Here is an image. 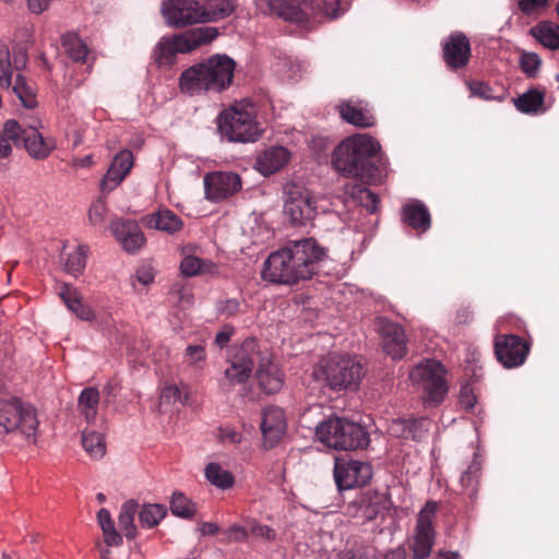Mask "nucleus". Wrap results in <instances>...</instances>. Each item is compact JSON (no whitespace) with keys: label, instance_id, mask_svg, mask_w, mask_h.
I'll return each instance as SVG.
<instances>
[{"label":"nucleus","instance_id":"nucleus-1","mask_svg":"<svg viewBox=\"0 0 559 559\" xmlns=\"http://www.w3.org/2000/svg\"><path fill=\"white\" fill-rule=\"evenodd\" d=\"M324 250L314 239H302L272 252L263 264L262 280H311L319 275Z\"/></svg>","mask_w":559,"mask_h":559},{"label":"nucleus","instance_id":"nucleus-2","mask_svg":"<svg viewBox=\"0 0 559 559\" xmlns=\"http://www.w3.org/2000/svg\"><path fill=\"white\" fill-rule=\"evenodd\" d=\"M379 143L367 134H355L343 140L333 151L332 166L344 177L371 181L378 176L376 158Z\"/></svg>","mask_w":559,"mask_h":559},{"label":"nucleus","instance_id":"nucleus-3","mask_svg":"<svg viewBox=\"0 0 559 559\" xmlns=\"http://www.w3.org/2000/svg\"><path fill=\"white\" fill-rule=\"evenodd\" d=\"M234 71L233 59L227 56H212L181 73L180 88L190 95L210 90L222 91L233 82Z\"/></svg>","mask_w":559,"mask_h":559},{"label":"nucleus","instance_id":"nucleus-4","mask_svg":"<svg viewBox=\"0 0 559 559\" xmlns=\"http://www.w3.org/2000/svg\"><path fill=\"white\" fill-rule=\"evenodd\" d=\"M0 428L5 433H19L35 440L38 419L35 409L12 395L0 381Z\"/></svg>","mask_w":559,"mask_h":559},{"label":"nucleus","instance_id":"nucleus-5","mask_svg":"<svg viewBox=\"0 0 559 559\" xmlns=\"http://www.w3.org/2000/svg\"><path fill=\"white\" fill-rule=\"evenodd\" d=\"M316 436L325 445L335 450L362 449L369 442L366 430L357 423L332 416L316 427Z\"/></svg>","mask_w":559,"mask_h":559},{"label":"nucleus","instance_id":"nucleus-6","mask_svg":"<svg viewBox=\"0 0 559 559\" xmlns=\"http://www.w3.org/2000/svg\"><path fill=\"white\" fill-rule=\"evenodd\" d=\"M27 63V55L23 50L13 51L12 58L9 47L0 43V86L12 88L25 108L37 106L36 95L20 73Z\"/></svg>","mask_w":559,"mask_h":559},{"label":"nucleus","instance_id":"nucleus-7","mask_svg":"<svg viewBox=\"0 0 559 559\" xmlns=\"http://www.w3.org/2000/svg\"><path fill=\"white\" fill-rule=\"evenodd\" d=\"M314 374L333 390H357L365 374L356 357L332 354L319 364Z\"/></svg>","mask_w":559,"mask_h":559},{"label":"nucleus","instance_id":"nucleus-8","mask_svg":"<svg viewBox=\"0 0 559 559\" xmlns=\"http://www.w3.org/2000/svg\"><path fill=\"white\" fill-rule=\"evenodd\" d=\"M218 129L233 142H255L262 132L253 105L245 103L225 109L218 117Z\"/></svg>","mask_w":559,"mask_h":559},{"label":"nucleus","instance_id":"nucleus-9","mask_svg":"<svg viewBox=\"0 0 559 559\" xmlns=\"http://www.w3.org/2000/svg\"><path fill=\"white\" fill-rule=\"evenodd\" d=\"M218 36L216 27L204 26L193 28L173 37H163L154 49V60L159 66H170L176 55L190 52L191 50L206 45Z\"/></svg>","mask_w":559,"mask_h":559},{"label":"nucleus","instance_id":"nucleus-10","mask_svg":"<svg viewBox=\"0 0 559 559\" xmlns=\"http://www.w3.org/2000/svg\"><path fill=\"white\" fill-rule=\"evenodd\" d=\"M445 370L440 361L427 359L413 368L409 379L424 391V401L430 405L439 404L448 392L444 380Z\"/></svg>","mask_w":559,"mask_h":559},{"label":"nucleus","instance_id":"nucleus-11","mask_svg":"<svg viewBox=\"0 0 559 559\" xmlns=\"http://www.w3.org/2000/svg\"><path fill=\"white\" fill-rule=\"evenodd\" d=\"M270 10L300 27L312 28L321 21V9L314 0H266Z\"/></svg>","mask_w":559,"mask_h":559},{"label":"nucleus","instance_id":"nucleus-12","mask_svg":"<svg viewBox=\"0 0 559 559\" xmlns=\"http://www.w3.org/2000/svg\"><path fill=\"white\" fill-rule=\"evenodd\" d=\"M437 510V502L428 501L417 514L416 525L409 542L413 559H427L431 554L436 540L433 520Z\"/></svg>","mask_w":559,"mask_h":559},{"label":"nucleus","instance_id":"nucleus-13","mask_svg":"<svg viewBox=\"0 0 559 559\" xmlns=\"http://www.w3.org/2000/svg\"><path fill=\"white\" fill-rule=\"evenodd\" d=\"M285 194L284 212L293 224L306 225L313 219L317 202L308 189L295 183L287 185Z\"/></svg>","mask_w":559,"mask_h":559},{"label":"nucleus","instance_id":"nucleus-14","mask_svg":"<svg viewBox=\"0 0 559 559\" xmlns=\"http://www.w3.org/2000/svg\"><path fill=\"white\" fill-rule=\"evenodd\" d=\"M334 480L340 491L366 485L372 477L369 463L336 457L334 463Z\"/></svg>","mask_w":559,"mask_h":559},{"label":"nucleus","instance_id":"nucleus-15","mask_svg":"<svg viewBox=\"0 0 559 559\" xmlns=\"http://www.w3.org/2000/svg\"><path fill=\"white\" fill-rule=\"evenodd\" d=\"M162 11L168 24L175 27L203 23L200 0H167Z\"/></svg>","mask_w":559,"mask_h":559},{"label":"nucleus","instance_id":"nucleus-16","mask_svg":"<svg viewBox=\"0 0 559 559\" xmlns=\"http://www.w3.org/2000/svg\"><path fill=\"white\" fill-rule=\"evenodd\" d=\"M374 328L381 337L383 352L393 359H401L406 355L407 342L404 329L384 317L374 319Z\"/></svg>","mask_w":559,"mask_h":559},{"label":"nucleus","instance_id":"nucleus-17","mask_svg":"<svg viewBox=\"0 0 559 559\" xmlns=\"http://www.w3.org/2000/svg\"><path fill=\"white\" fill-rule=\"evenodd\" d=\"M528 353V344L518 335L503 334L496 337L495 354L504 368L522 366Z\"/></svg>","mask_w":559,"mask_h":559},{"label":"nucleus","instance_id":"nucleus-18","mask_svg":"<svg viewBox=\"0 0 559 559\" xmlns=\"http://www.w3.org/2000/svg\"><path fill=\"white\" fill-rule=\"evenodd\" d=\"M205 198L213 202L228 199L241 189V178L231 171H213L204 176Z\"/></svg>","mask_w":559,"mask_h":559},{"label":"nucleus","instance_id":"nucleus-19","mask_svg":"<svg viewBox=\"0 0 559 559\" xmlns=\"http://www.w3.org/2000/svg\"><path fill=\"white\" fill-rule=\"evenodd\" d=\"M472 50L468 38L461 32L451 33L442 45V57L451 70L465 68L471 59Z\"/></svg>","mask_w":559,"mask_h":559},{"label":"nucleus","instance_id":"nucleus-20","mask_svg":"<svg viewBox=\"0 0 559 559\" xmlns=\"http://www.w3.org/2000/svg\"><path fill=\"white\" fill-rule=\"evenodd\" d=\"M41 126L38 119L32 118L27 128H23L21 143L28 154L36 159H45L56 148V141L51 138H44L38 129Z\"/></svg>","mask_w":559,"mask_h":559},{"label":"nucleus","instance_id":"nucleus-21","mask_svg":"<svg viewBox=\"0 0 559 559\" xmlns=\"http://www.w3.org/2000/svg\"><path fill=\"white\" fill-rule=\"evenodd\" d=\"M284 411L277 406H267L262 413L261 430L264 444L273 448L286 431Z\"/></svg>","mask_w":559,"mask_h":559},{"label":"nucleus","instance_id":"nucleus-22","mask_svg":"<svg viewBox=\"0 0 559 559\" xmlns=\"http://www.w3.org/2000/svg\"><path fill=\"white\" fill-rule=\"evenodd\" d=\"M257 378L260 388L267 394L277 393L284 385V373L269 355L260 358Z\"/></svg>","mask_w":559,"mask_h":559},{"label":"nucleus","instance_id":"nucleus-23","mask_svg":"<svg viewBox=\"0 0 559 559\" xmlns=\"http://www.w3.org/2000/svg\"><path fill=\"white\" fill-rule=\"evenodd\" d=\"M112 231L128 252H135L145 243L144 234L135 221H118L112 224Z\"/></svg>","mask_w":559,"mask_h":559},{"label":"nucleus","instance_id":"nucleus-24","mask_svg":"<svg viewBox=\"0 0 559 559\" xmlns=\"http://www.w3.org/2000/svg\"><path fill=\"white\" fill-rule=\"evenodd\" d=\"M290 159L289 151L284 146H270L262 151L255 160L257 169L264 176L281 170Z\"/></svg>","mask_w":559,"mask_h":559},{"label":"nucleus","instance_id":"nucleus-25","mask_svg":"<svg viewBox=\"0 0 559 559\" xmlns=\"http://www.w3.org/2000/svg\"><path fill=\"white\" fill-rule=\"evenodd\" d=\"M90 252L85 245H64L61 251V259L64 260V270L67 274L78 277L83 273L86 265V259Z\"/></svg>","mask_w":559,"mask_h":559},{"label":"nucleus","instance_id":"nucleus-26","mask_svg":"<svg viewBox=\"0 0 559 559\" xmlns=\"http://www.w3.org/2000/svg\"><path fill=\"white\" fill-rule=\"evenodd\" d=\"M58 294L67 308L83 321H92L95 316L93 310L82 302L80 293L71 284L63 282Z\"/></svg>","mask_w":559,"mask_h":559},{"label":"nucleus","instance_id":"nucleus-27","mask_svg":"<svg viewBox=\"0 0 559 559\" xmlns=\"http://www.w3.org/2000/svg\"><path fill=\"white\" fill-rule=\"evenodd\" d=\"M402 219L405 224L420 233L427 231L431 225L429 210L419 201L404 205Z\"/></svg>","mask_w":559,"mask_h":559},{"label":"nucleus","instance_id":"nucleus-28","mask_svg":"<svg viewBox=\"0 0 559 559\" xmlns=\"http://www.w3.org/2000/svg\"><path fill=\"white\" fill-rule=\"evenodd\" d=\"M217 265L211 260L201 259L192 253L186 254L180 263L181 273L187 277L215 276L217 275Z\"/></svg>","mask_w":559,"mask_h":559},{"label":"nucleus","instance_id":"nucleus-29","mask_svg":"<svg viewBox=\"0 0 559 559\" xmlns=\"http://www.w3.org/2000/svg\"><path fill=\"white\" fill-rule=\"evenodd\" d=\"M230 355L236 359V361L248 366V368L252 370L255 361L260 362L261 357L267 356V354H263L260 350L258 341L254 337H247L241 344L235 345Z\"/></svg>","mask_w":559,"mask_h":559},{"label":"nucleus","instance_id":"nucleus-30","mask_svg":"<svg viewBox=\"0 0 559 559\" xmlns=\"http://www.w3.org/2000/svg\"><path fill=\"white\" fill-rule=\"evenodd\" d=\"M341 117L348 123L358 128H370L374 124V117L361 104L346 103L340 106Z\"/></svg>","mask_w":559,"mask_h":559},{"label":"nucleus","instance_id":"nucleus-31","mask_svg":"<svg viewBox=\"0 0 559 559\" xmlns=\"http://www.w3.org/2000/svg\"><path fill=\"white\" fill-rule=\"evenodd\" d=\"M23 127L14 119L5 121L0 130V159L8 158L12 153V145L21 144Z\"/></svg>","mask_w":559,"mask_h":559},{"label":"nucleus","instance_id":"nucleus-32","mask_svg":"<svg viewBox=\"0 0 559 559\" xmlns=\"http://www.w3.org/2000/svg\"><path fill=\"white\" fill-rule=\"evenodd\" d=\"M236 9L235 0H203V23L216 22L229 16Z\"/></svg>","mask_w":559,"mask_h":559},{"label":"nucleus","instance_id":"nucleus-33","mask_svg":"<svg viewBox=\"0 0 559 559\" xmlns=\"http://www.w3.org/2000/svg\"><path fill=\"white\" fill-rule=\"evenodd\" d=\"M531 35L544 47L559 50V25L551 21H543L530 29Z\"/></svg>","mask_w":559,"mask_h":559},{"label":"nucleus","instance_id":"nucleus-34","mask_svg":"<svg viewBox=\"0 0 559 559\" xmlns=\"http://www.w3.org/2000/svg\"><path fill=\"white\" fill-rule=\"evenodd\" d=\"M99 391L94 386L82 390L78 399V409L88 424L96 420L98 414Z\"/></svg>","mask_w":559,"mask_h":559},{"label":"nucleus","instance_id":"nucleus-35","mask_svg":"<svg viewBox=\"0 0 559 559\" xmlns=\"http://www.w3.org/2000/svg\"><path fill=\"white\" fill-rule=\"evenodd\" d=\"M148 225L158 230L175 234L182 228L183 222L173 211L163 209L150 215Z\"/></svg>","mask_w":559,"mask_h":559},{"label":"nucleus","instance_id":"nucleus-36","mask_svg":"<svg viewBox=\"0 0 559 559\" xmlns=\"http://www.w3.org/2000/svg\"><path fill=\"white\" fill-rule=\"evenodd\" d=\"M514 106L523 114L534 115L544 111L545 92L531 88L526 93L514 98Z\"/></svg>","mask_w":559,"mask_h":559},{"label":"nucleus","instance_id":"nucleus-37","mask_svg":"<svg viewBox=\"0 0 559 559\" xmlns=\"http://www.w3.org/2000/svg\"><path fill=\"white\" fill-rule=\"evenodd\" d=\"M138 509L139 504L134 500H128L121 506L118 523L127 539H134L138 535V530L134 524V516L138 513Z\"/></svg>","mask_w":559,"mask_h":559},{"label":"nucleus","instance_id":"nucleus-38","mask_svg":"<svg viewBox=\"0 0 559 559\" xmlns=\"http://www.w3.org/2000/svg\"><path fill=\"white\" fill-rule=\"evenodd\" d=\"M61 43L67 55L74 62H87L88 48L86 44L75 33L64 34L61 37Z\"/></svg>","mask_w":559,"mask_h":559},{"label":"nucleus","instance_id":"nucleus-39","mask_svg":"<svg viewBox=\"0 0 559 559\" xmlns=\"http://www.w3.org/2000/svg\"><path fill=\"white\" fill-rule=\"evenodd\" d=\"M97 522L104 535V542L107 546H120L122 537L117 532L110 512L103 508L97 512Z\"/></svg>","mask_w":559,"mask_h":559},{"label":"nucleus","instance_id":"nucleus-40","mask_svg":"<svg viewBox=\"0 0 559 559\" xmlns=\"http://www.w3.org/2000/svg\"><path fill=\"white\" fill-rule=\"evenodd\" d=\"M206 480L213 486L227 489L234 485L235 478L233 474L223 468L218 463H209L204 468Z\"/></svg>","mask_w":559,"mask_h":559},{"label":"nucleus","instance_id":"nucleus-41","mask_svg":"<svg viewBox=\"0 0 559 559\" xmlns=\"http://www.w3.org/2000/svg\"><path fill=\"white\" fill-rule=\"evenodd\" d=\"M167 514V508L159 503H147L143 504L139 511V520L144 528H153L159 524V522Z\"/></svg>","mask_w":559,"mask_h":559},{"label":"nucleus","instance_id":"nucleus-42","mask_svg":"<svg viewBox=\"0 0 559 559\" xmlns=\"http://www.w3.org/2000/svg\"><path fill=\"white\" fill-rule=\"evenodd\" d=\"M82 445L84 450L94 459H100L106 452L104 436L98 431L82 432Z\"/></svg>","mask_w":559,"mask_h":559},{"label":"nucleus","instance_id":"nucleus-43","mask_svg":"<svg viewBox=\"0 0 559 559\" xmlns=\"http://www.w3.org/2000/svg\"><path fill=\"white\" fill-rule=\"evenodd\" d=\"M228 361L229 367L225 369L224 376L230 384L243 383L250 378L252 369L248 368V366H245L239 361H236L231 355Z\"/></svg>","mask_w":559,"mask_h":559},{"label":"nucleus","instance_id":"nucleus-44","mask_svg":"<svg viewBox=\"0 0 559 559\" xmlns=\"http://www.w3.org/2000/svg\"><path fill=\"white\" fill-rule=\"evenodd\" d=\"M480 474V463L474 459L467 469L461 476V485L464 491L474 497L477 492L478 478Z\"/></svg>","mask_w":559,"mask_h":559},{"label":"nucleus","instance_id":"nucleus-45","mask_svg":"<svg viewBox=\"0 0 559 559\" xmlns=\"http://www.w3.org/2000/svg\"><path fill=\"white\" fill-rule=\"evenodd\" d=\"M170 511L174 515L190 519L195 512L193 502L181 492H174L170 501Z\"/></svg>","mask_w":559,"mask_h":559},{"label":"nucleus","instance_id":"nucleus-46","mask_svg":"<svg viewBox=\"0 0 559 559\" xmlns=\"http://www.w3.org/2000/svg\"><path fill=\"white\" fill-rule=\"evenodd\" d=\"M519 67L528 79H535L540 71L542 59L535 52L522 51L519 60Z\"/></svg>","mask_w":559,"mask_h":559},{"label":"nucleus","instance_id":"nucleus-47","mask_svg":"<svg viewBox=\"0 0 559 559\" xmlns=\"http://www.w3.org/2000/svg\"><path fill=\"white\" fill-rule=\"evenodd\" d=\"M183 360L189 366L201 369L206 360L204 344L188 345L185 349Z\"/></svg>","mask_w":559,"mask_h":559},{"label":"nucleus","instance_id":"nucleus-48","mask_svg":"<svg viewBox=\"0 0 559 559\" xmlns=\"http://www.w3.org/2000/svg\"><path fill=\"white\" fill-rule=\"evenodd\" d=\"M126 177V175H121L114 166L110 165L107 173L100 180L99 188L102 192H111L124 180Z\"/></svg>","mask_w":559,"mask_h":559},{"label":"nucleus","instance_id":"nucleus-49","mask_svg":"<svg viewBox=\"0 0 559 559\" xmlns=\"http://www.w3.org/2000/svg\"><path fill=\"white\" fill-rule=\"evenodd\" d=\"M121 175L128 176L133 166V155L129 150H122L116 154L111 164Z\"/></svg>","mask_w":559,"mask_h":559},{"label":"nucleus","instance_id":"nucleus-50","mask_svg":"<svg viewBox=\"0 0 559 559\" xmlns=\"http://www.w3.org/2000/svg\"><path fill=\"white\" fill-rule=\"evenodd\" d=\"M431 427L430 419L421 417L418 419H411L409 421V439L419 441L429 431Z\"/></svg>","mask_w":559,"mask_h":559},{"label":"nucleus","instance_id":"nucleus-51","mask_svg":"<svg viewBox=\"0 0 559 559\" xmlns=\"http://www.w3.org/2000/svg\"><path fill=\"white\" fill-rule=\"evenodd\" d=\"M159 400L162 404H174L176 402L185 404L187 395H183L177 385H166L160 392Z\"/></svg>","mask_w":559,"mask_h":559},{"label":"nucleus","instance_id":"nucleus-52","mask_svg":"<svg viewBox=\"0 0 559 559\" xmlns=\"http://www.w3.org/2000/svg\"><path fill=\"white\" fill-rule=\"evenodd\" d=\"M107 212L106 201L103 198H98L88 210V219L93 225L103 223Z\"/></svg>","mask_w":559,"mask_h":559},{"label":"nucleus","instance_id":"nucleus-53","mask_svg":"<svg viewBox=\"0 0 559 559\" xmlns=\"http://www.w3.org/2000/svg\"><path fill=\"white\" fill-rule=\"evenodd\" d=\"M411 419L397 418L389 426V433L395 438L409 439Z\"/></svg>","mask_w":559,"mask_h":559},{"label":"nucleus","instance_id":"nucleus-54","mask_svg":"<svg viewBox=\"0 0 559 559\" xmlns=\"http://www.w3.org/2000/svg\"><path fill=\"white\" fill-rule=\"evenodd\" d=\"M467 85L472 96L485 100L496 99L492 95V88L484 82L472 81Z\"/></svg>","mask_w":559,"mask_h":559},{"label":"nucleus","instance_id":"nucleus-55","mask_svg":"<svg viewBox=\"0 0 559 559\" xmlns=\"http://www.w3.org/2000/svg\"><path fill=\"white\" fill-rule=\"evenodd\" d=\"M357 204L366 207L369 212L374 213L378 209L379 198L377 194L366 188L360 199L357 201Z\"/></svg>","mask_w":559,"mask_h":559},{"label":"nucleus","instance_id":"nucleus-56","mask_svg":"<svg viewBox=\"0 0 559 559\" xmlns=\"http://www.w3.org/2000/svg\"><path fill=\"white\" fill-rule=\"evenodd\" d=\"M218 438L222 442L239 444L242 441V435L230 427H221L218 429Z\"/></svg>","mask_w":559,"mask_h":559},{"label":"nucleus","instance_id":"nucleus-57","mask_svg":"<svg viewBox=\"0 0 559 559\" xmlns=\"http://www.w3.org/2000/svg\"><path fill=\"white\" fill-rule=\"evenodd\" d=\"M548 0H519V9L526 15L546 8Z\"/></svg>","mask_w":559,"mask_h":559},{"label":"nucleus","instance_id":"nucleus-58","mask_svg":"<svg viewBox=\"0 0 559 559\" xmlns=\"http://www.w3.org/2000/svg\"><path fill=\"white\" fill-rule=\"evenodd\" d=\"M170 298L174 302H180L183 306H189L193 301V297L189 290L186 288L178 289L177 283L173 286Z\"/></svg>","mask_w":559,"mask_h":559},{"label":"nucleus","instance_id":"nucleus-59","mask_svg":"<svg viewBox=\"0 0 559 559\" xmlns=\"http://www.w3.org/2000/svg\"><path fill=\"white\" fill-rule=\"evenodd\" d=\"M234 334L235 328L233 325H224L223 329L218 331L215 335V345L219 348H224L229 343Z\"/></svg>","mask_w":559,"mask_h":559},{"label":"nucleus","instance_id":"nucleus-60","mask_svg":"<svg viewBox=\"0 0 559 559\" xmlns=\"http://www.w3.org/2000/svg\"><path fill=\"white\" fill-rule=\"evenodd\" d=\"M366 188L367 187H365L362 183L348 182L344 186V193L346 197L357 203Z\"/></svg>","mask_w":559,"mask_h":559},{"label":"nucleus","instance_id":"nucleus-61","mask_svg":"<svg viewBox=\"0 0 559 559\" xmlns=\"http://www.w3.org/2000/svg\"><path fill=\"white\" fill-rule=\"evenodd\" d=\"M156 269L152 261H144L136 271V280H154Z\"/></svg>","mask_w":559,"mask_h":559},{"label":"nucleus","instance_id":"nucleus-62","mask_svg":"<svg viewBox=\"0 0 559 559\" xmlns=\"http://www.w3.org/2000/svg\"><path fill=\"white\" fill-rule=\"evenodd\" d=\"M460 403L465 409H472L476 403V396L468 386H463L460 392Z\"/></svg>","mask_w":559,"mask_h":559},{"label":"nucleus","instance_id":"nucleus-63","mask_svg":"<svg viewBox=\"0 0 559 559\" xmlns=\"http://www.w3.org/2000/svg\"><path fill=\"white\" fill-rule=\"evenodd\" d=\"M239 309V302L236 299H227L221 301L217 306V310L222 314L233 316Z\"/></svg>","mask_w":559,"mask_h":559},{"label":"nucleus","instance_id":"nucleus-64","mask_svg":"<svg viewBox=\"0 0 559 559\" xmlns=\"http://www.w3.org/2000/svg\"><path fill=\"white\" fill-rule=\"evenodd\" d=\"M253 535L271 540L275 538V532L267 525L258 524L252 527Z\"/></svg>","mask_w":559,"mask_h":559}]
</instances>
